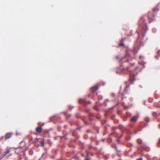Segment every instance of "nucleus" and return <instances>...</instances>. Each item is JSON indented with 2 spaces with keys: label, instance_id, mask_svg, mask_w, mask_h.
<instances>
[{
  "label": "nucleus",
  "instance_id": "obj_19",
  "mask_svg": "<svg viewBox=\"0 0 160 160\" xmlns=\"http://www.w3.org/2000/svg\"><path fill=\"white\" fill-rule=\"evenodd\" d=\"M155 57L156 58H158L156 56H155Z\"/></svg>",
  "mask_w": 160,
  "mask_h": 160
},
{
  "label": "nucleus",
  "instance_id": "obj_5",
  "mask_svg": "<svg viewBox=\"0 0 160 160\" xmlns=\"http://www.w3.org/2000/svg\"><path fill=\"white\" fill-rule=\"evenodd\" d=\"M11 136V134L10 133H7L5 135L6 139H8Z\"/></svg>",
  "mask_w": 160,
  "mask_h": 160
},
{
  "label": "nucleus",
  "instance_id": "obj_10",
  "mask_svg": "<svg viewBox=\"0 0 160 160\" xmlns=\"http://www.w3.org/2000/svg\"><path fill=\"white\" fill-rule=\"evenodd\" d=\"M124 43H120L119 44V46H124Z\"/></svg>",
  "mask_w": 160,
  "mask_h": 160
},
{
  "label": "nucleus",
  "instance_id": "obj_3",
  "mask_svg": "<svg viewBox=\"0 0 160 160\" xmlns=\"http://www.w3.org/2000/svg\"><path fill=\"white\" fill-rule=\"evenodd\" d=\"M98 88V86L97 85H95L93 87H92L91 88V90L93 92H94L96 91Z\"/></svg>",
  "mask_w": 160,
  "mask_h": 160
},
{
  "label": "nucleus",
  "instance_id": "obj_11",
  "mask_svg": "<svg viewBox=\"0 0 160 160\" xmlns=\"http://www.w3.org/2000/svg\"><path fill=\"white\" fill-rule=\"evenodd\" d=\"M125 71H127L128 72H130V71L129 70V68H127L125 70Z\"/></svg>",
  "mask_w": 160,
  "mask_h": 160
},
{
  "label": "nucleus",
  "instance_id": "obj_4",
  "mask_svg": "<svg viewBox=\"0 0 160 160\" xmlns=\"http://www.w3.org/2000/svg\"><path fill=\"white\" fill-rule=\"evenodd\" d=\"M138 118V117L137 116H134L132 117L130 119V121L131 122H136Z\"/></svg>",
  "mask_w": 160,
  "mask_h": 160
},
{
  "label": "nucleus",
  "instance_id": "obj_17",
  "mask_svg": "<svg viewBox=\"0 0 160 160\" xmlns=\"http://www.w3.org/2000/svg\"><path fill=\"white\" fill-rule=\"evenodd\" d=\"M85 160H90V159L89 158H87L85 159Z\"/></svg>",
  "mask_w": 160,
  "mask_h": 160
},
{
  "label": "nucleus",
  "instance_id": "obj_2",
  "mask_svg": "<svg viewBox=\"0 0 160 160\" xmlns=\"http://www.w3.org/2000/svg\"><path fill=\"white\" fill-rule=\"evenodd\" d=\"M42 128L41 126L37 127L36 128V131L37 133H41L42 131Z\"/></svg>",
  "mask_w": 160,
  "mask_h": 160
},
{
  "label": "nucleus",
  "instance_id": "obj_15",
  "mask_svg": "<svg viewBox=\"0 0 160 160\" xmlns=\"http://www.w3.org/2000/svg\"><path fill=\"white\" fill-rule=\"evenodd\" d=\"M44 144L43 143H41V146H44Z\"/></svg>",
  "mask_w": 160,
  "mask_h": 160
},
{
  "label": "nucleus",
  "instance_id": "obj_20",
  "mask_svg": "<svg viewBox=\"0 0 160 160\" xmlns=\"http://www.w3.org/2000/svg\"><path fill=\"white\" fill-rule=\"evenodd\" d=\"M146 121H147V122L148 121H147V119H146Z\"/></svg>",
  "mask_w": 160,
  "mask_h": 160
},
{
  "label": "nucleus",
  "instance_id": "obj_1",
  "mask_svg": "<svg viewBox=\"0 0 160 160\" xmlns=\"http://www.w3.org/2000/svg\"><path fill=\"white\" fill-rule=\"evenodd\" d=\"M13 150V149L12 148H7L6 151L4 152V156L7 155H8L9 156H11L12 154V152Z\"/></svg>",
  "mask_w": 160,
  "mask_h": 160
},
{
  "label": "nucleus",
  "instance_id": "obj_12",
  "mask_svg": "<svg viewBox=\"0 0 160 160\" xmlns=\"http://www.w3.org/2000/svg\"><path fill=\"white\" fill-rule=\"evenodd\" d=\"M128 87H129V86H127L125 87V91H127V89L128 88Z\"/></svg>",
  "mask_w": 160,
  "mask_h": 160
},
{
  "label": "nucleus",
  "instance_id": "obj_8",
  "mask_svg": "<svg viewBox=\"0 0 160 160\" xmlns=\"http://www.w3.org/2000/svg\"><path fill=\"white\" fill-rule=\"evenodd\" d=\"M119 128L122 131L124 130L125 128L122 125H120L119 127Z\"/></svg>",
  "mask_w": 160,
  "mask_h": 160
},
{
  "label": "nucleus",
  "instance_id": "obj_6",
  "mask_svg": "<svg viewBox=\"0 0 160 160\" xmlns=\"http://www.w3.org/2000/svg\"><path fill=\"white\" fill-rule=\"evenodd\" d=\"M129 79H130V80L131 82H134L135 80V79L134 76H132L131 75H130Z\"/></svg>",
  "mask_w": 160,
  "mask_h": 160
},
{
  "label": "nucleus",
  "instance_id": "obj_14",
  "mask_svg": "<svg viewBox=\"0 0 160 160\" xmlns=\"http://www.w3.org/2000/svg\"><path fill=\"white\" fill-rule=\"evenodd\" d=\"M137 160H143V159L142 158H139Z\"/></svg>",
  "mask_w": 160,
  "mask_h": 160
},
{
  "label": "nucleus",
  "instance_id": "obj_16",
  "mask_svg": "<svg viewBox=\"0 0 160 160\" xmlns=\"http://www.w3.org/2000/svg\"><path fill=\"white\" fill-rule=\"evenodd\" d=\"M156 8H153V11H156Z\"/></svg>",
  "mask_w": 160,
  "mask_h": 160
},
{
  "label": "nucleus",
  "instance_id": "obj_18",
  "mask_svg": "<svg viewBox=\"0 0 160 160\" xmlns=\"http://www.w3.org/2000/svg\"><path fill=\"white\" fill-rule=\"evenodd\" d=\"M159 143H160V139L159 140V142L158 143V144Z\"/></svg>",
  "mask_w": 160,
  "mask_h": 160
},
{
  "label": "nucleus",
  "instance_id": "obj_9",
  "mask_svg": "<svg viewBox=\"0 0 160 160\" xmlns=\"http://www.w3.org/2000/svg\"><path fill=\"white\" fill-rule=\"evenodd\" d=\"M137 142L139 144H141L142 142V140L140 139H138L137 140Z\"/></svg>",
  "mask_w": 160,
  "mask_h": 160
},
{
  "label": "nucleus",
  "instance_id": "obj_7",
  "mask_svg": "<svg viewBox=\"0 0 160 160\" xmlns=\"http://www.w3.org/2000/svg\"><path fill=\"white\" fill-rule=\"evenodd\" d=\"M151 15H152V17L154 18V14L153 13H152L150 12H149L148 14V17L149 18H152L151 17Z\"/></svg>",
  "mask_w": 160,
  "mask_h": 160
},
{
  "label": "nucleus",
  "instance_id": "obj_13",
  "mask_svg": "<svg viewBox=\"0 0 160 160\" xmlns=\"http://www.w3.org/2000/svg\"><path fill=\"white\" fill-rule=\"evenodd\" d=\"M83 100L82 99H81L79 100V102L80 103H81L82 102H83Z\"/></svg>",
  "mask_w": 160,
  "mask_h": 160
}]
</instances>
